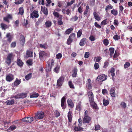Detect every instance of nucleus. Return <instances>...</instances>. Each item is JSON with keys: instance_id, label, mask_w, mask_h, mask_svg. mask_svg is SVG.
<instances>
[{"instance_id": "412c9836", "label": "nucleus", "mask_w": 132, "mask_h": 132, "mask_svg": "<svg viewBox=\"0 0 132 132\" xmlns=\"http://www.w3.org/2000/svg\"><path fill=\"white\" fill-rule=\"evenodd\" d=\"M17 64L19 67H22L23 64V63L22 61L19 59H18L16 61Z\"/></svg>"}, {"instance_id": "5701e85b", "label": "nucleus", "mask_w": 132, "mask_h": 132, "mask_svg": "<svg viewBox=\"0 0 132 132\" xmlns=\"http://www.w3.org/2000/svg\"><path fill=\"white\" fill-rule=\"evenodd\" d=\"M21 79H16L14 82V86H17L21 83Z\"/></svg>"}, {"instance_id": "2f4dec72", "label": "nucleus", "mask_w": 132, "mask_h": 132, "mask_svg": "<svg viewBox=\"0 0 132 132\" xmlns=\"http://www.w3.org/2000/svg\"><path fill=\"white\" fill-rule=\"evenodd\" d=\"M111 14H113L115 16L118 15V12L117 10L116 9H113L111 11Z\"/></svg>"}, {"instance_id": "6e6552de", "label": "nucleus", "mask_w": 132, "mask_h": 132, "mask_svg": "<svg viewBox=\"0 0 132 132\" xmlns=\"http://www.w3.org/2000/svg\"><path fill=\"white\" fill-rule=\"evenodd\" d=\"M66 98V96H64L62 98L61 100V105L62 109H65L66 106V104L65 103Z\"/></svg>"}, {"instance_id": "6e6d98bb", "label": "nucleus", "mask_w": 132, "mask_h": 132, "mask_svg": "<svg viewBox=\"0 0 132 132\" xmlns=\"http://www.w3.org/2000/svg\"><path fill=\"white\" fill-rule=\"evenodd\" d=\"M89 39L92 41H93L96 39L95 37L93 36H91L89 37Z\"/></svg>"}, {"instance_id": "ea45409f", "label": "nucleus", "mask_w": 132, "mask_h": 132, "mask_svg": "<svg viewBox=\"0 0 132 132\" xmlns=\"http://www.w3.org/2000/svg\"><path fill=\"white\" fill-rule=\"evenodd\" d=\"M68 84L69 87L70 88L72 89L75 88L74 86L71 81H69L68 82Z\"/></svg>"}, {"instance_id": "6ab92c4d", "label": "nucleus", "mask_w": 132, "mask_h": 132, "mask_svg": "<svg viewBox=\"0 0 132 132\" xmlns=\"http://www.w3.org/2000/svg\"><path fill=\"white\" fill-rule=\"evenodd\" d=\"M67 102L68 106L71 108H73V107L74 105L72 100L69 99H68Z\"/></svg>"}, {"instance_id": "58836bf2", "label": "nucleus", "mask_w": 132, "mask_h": 132, "mask_svg": "<svg viewBox=\"0 0 132 132\" xmlns=\"http://www.w3.org/2000/svg\"><path fill=\"white\" fill-rule=\"evenodd\" d=\"M1 26L2 29L5 30L7 28V26L4 23H1Z\"/></svg>"}, {"instance_id": "1a4fd4ad", "label": "nucleus", "mask_w": 132, "mask_h": 132, "mask_svg": "<svg viewBox=\"0 0 132 132\" xmlns=\"http://www.w3.org/2000/svg\"><path fill=\"white\" fill-rule=\"evenodd\" d=\"M87 95L89 98V102L94 101V95L92 90L88 92Z\"/></svg>"}, {"instance_id": "a878e982", "label": "nucleus", "mask_w": 132, "mask_h": 132, "mask_svg": "<svg viewBox=\"0 0 132 132\" xmlns=\"http://www.w3.org/2000/svg\"><path fill=\"white\" fill-rule=\"evenodd\" d=\"M113 7V6L110 4H109V5L106 6L105 9L106 12H108L109 10L112 9Z\"/></svg>"}, {"instance_id": "864d4df0", "label": "nucleus", "mask_w": 132, "mask_h": 132, "mask_svg": "<svg viewBox=\"0 0 132 132\" xmlns=\"http://www.w3.org/2000/svg\"><path fill=\"white\" fill-rule=\"evenodd\" d=\"M53 14L54 16L57 18H59L60 16V14L59 13L56 12L54 11L53 12Z\"/></svg>"}, {"instance_id": "20e7f679", "label": "nucleus", "mask_w": 132, "mask_h": 132, "mask_svg": "<svg viewBox=\"0 0 132 132\" xmlns=\"http://www.w3.org/2000/svg\"><path fill=\"white\" fill-rule=\"evenodd\" d=\"M13 58L12 53H10L7 55L6 58L5 63L8 65H10L11 63L12 60Z\"/></svg>"}, {"instance_id": "a211bd4d", "label": "nucleus", "mask_w": 132, "mask_h": 132, "mask_svg": "<svg viewBox=\"0 0 132 132\" xmlns=\"http://www.w3.org/2000/svg\"><path fill=\"white\" fill-rule=\"evenodd\" d=\"M33 52L27 50L26 52V58H28L29 57H33Z\"/></svg>"}, {"instance_id": "ddd939ff", "label": "nucleus", "mask_w": 132, "mask_h": 132, "mask_svg": "<svg viewBox=\"0 0 132 132\" xmlns=\"http://www.w3.org/2000/svg\"><path fill=\"white\" fill-rule=\"evenodd\" d=\"M14 78V76L12 74H9L6 76V79L7 81L10 82L12 81Z\"/></svg>"}, {"instance_id": "7ed1b4c3", "label": "nucleus", "mask_w": 132, "mask_h": 132, "mask_svg": "<svg viewBox=\"0 0 132 132\" xmlns=\"http://www.w3.org/2000/svg\"><path fill=\"white\" fill-rule=\"evenodd\" d=\"M76 39V35L75 33H72L69 36L67 40V44L68 45H70L72 42L73 40Z\"/></svg>"}, {"instance_id": "37998d69", "label": "nucleus", "mask_w": 132, "mask_h": 132, "mask_svg": "<svg viewBox=\"0 0 132 132\" xmlns=\"http://www.w3.org/2000/svg\"><path fill=\"white\" fill-rule=\"evenodd\" d=\"M113 38L115 40H117L120 39V37L119 36L116 34L113 37Z\"/></svg>"}, {"instance_id": "5fc2aeb1", "label": "nucleus", "mask_w": 132, "mask_h": 132, "mask_svg": "<svg viewBox=\"0 0 132 132\" xmlns=\"http://www.w3.org/2000/svg\"><path fill=\"white\" fill-rule=\"evenodd\" d=\"M106 20L107 19L103 20L101 23V25H105L106 24Z\"/></svg>"}, {"instance_id": "cd10ccee", "label": "nucleus", "mask_w": 132, "mask_h": 132, "mask_svg": "<svg viewBox=\"0 0 132 132\" xmlns=\"http://www.w3.org/2000/svg\"><path fill=\"white\" fill-rule=\"evenodd\" d=\"M81 103L80 102L78 104L76 107V110H79V111H80L81 110Z\"/></svg>"}, {"instance_id": "0e129e2a", "label": "nucleus", "mask_w": 132, "mask_h": 132, "mask_svg": "<svg viewBox=\"0 0 132 132\" xmlns=\"http://www.w3.org/2000/svg\"><path fill=\"white\" fill-rule=\"evenodd\" d=\"M78 122H79V124L78 125H79V126H81L82 125V119L81 118H79L78 120Z\"/></svg>"}, {"instance_id": "69168bd1", "label": "nucleus", "mask_w": 132, "mask_h": 132, "mask_svg": "<svg viewBox=\"0 0 132 132\" xmlns=\"http://www.w3.org/2000/svg\"><path fill=\"white\" fill-rule=\"evenodd\" d=\"M100 126L99 125H97L95 126V130H98L100 129Z\"/></svg>"}, {"instance_id": "9b49d317", "label": "nucleus", "mask_w": 132, "mask_h": 132, "mask_svg": "<svg viewBox=\"0 0 132 132\" xmlns=\"http://www.w3.org/2000/svg\"><path fill=\"white\" fill-rule=\"evenodd\" d=\"M89 102L90 105L92 109L97 110L98 109V107L95 101H93Z\"/></svg>"}, {"instance_id": "aec40b11", "label": "nucleus", "mask_w": 132, "mask_h": 132, "mask_svg": "<svg viewBox=\"0 0 132 132\" xmlns=\"http://www.w3.org/2000/svg\"><path fill=\"white\" fill-rule=\"evenodd\" d=\"M81 126H79V125H78V126H75L74 128L75 130L77 131H83L84 128L81 127Z\"/></svg>"}, {"instance_id": "7c9ffc66", "label": "nucleus", "mask_w": 132, "mask_h": 132, "mask_svg": "<svg viewBox=\"0 0 132 132\" xmlns=\"http://www.w3.org/2000/svg\"><path fill=\"white\" fill-rule=\"evenodd\" d=\"M109 51L110 52V56L111 57H112L114 53V49L112 47H110L109 48Z\"/></svg>"}, {"instance_id": "e433bc0d", "label": "nucleus", "mask_w": 132, "mask_h": 132, "mask_svg": "<svg viewBox=\"0 0 132 132\" xmlns=\"http://www.w3.org/2000/svg\"><path fill=\"white\" fill-rule=\"evenodd\" d=\"M73 30V28H70L67 29L65 31V34H68L71 32V31Z\"/></svg>"}, {"instance_id": "bf43d9fd", "label": "nucleus", "mask_w": 132, "mask_h": 132, "mask_svg": "<svg viewBox=\"0 0 132 132\" xmlns=\"http://www.w3.org/2000/svg\"><path fill=\"white\" fill-rule=\"evenodd\" d=\"M94 25L97 28H101V26L100 25L98 24L96 22H95L94 23Z\"/></svg>"}, {"instance_id": "49530a36", "label": "nucleus", "mask_w": 132, "mask_h": 132, "mask_svg": "<svg viewBox=\"0 0 132 132\" xmlns=\"http://www.w3.org/2000/svg\"><path fill=\"white\" fill-rule=\"evenodd\" d=\"M120 105L122 108L124 109L126 108L127 107L126 104L124 102H121Z\"/></svg>"}, {"instance_id": "f03ea898", "label": "nucleus", "mask_w": 132, "mask_h": 132, "mask_svg": "<svg viewBox=\"0 0 132 132\" xmlns=\"http://www.w3.org/2000/svg\"><path fill=\"white\" fill-rule=\"evenodd\" d=\"M44 117V112L43 111H39L35 113L34 118L35 120H38V119H43Z\"/></svg>"}, {"instance_id": "f3484780", "label": "nucleus", "mask_w": 132, "mask_h": 132, "mask_svg": "<svg viewBox=\"0 0 132 132\" xmlns=\"http://www.w3.org/2000/svg\"><path fill=\"white\" fill-rule=\"evenodd\" d=\"M115 88H112L110 90V94L112 97H115L116 96V93L115 92Z\"/></svg>"}, {"instance_id": "bb28decb", "label": "nucleus", "mask_w": 132, "mask_h": 132, "mask_svg": "<svg viewBox=\"0 0 132 132\" xmlns=\"http://www.w3.org/2000/svg\"><path fill=\"white\" fill-rule=\"evenodd\" d=\"M14 100H8L6 101V104L7 105H11L14 104Z\"/></svg>"}, {"instance_id": "4468645a", "label": "nucleus", "mask_w": 132, "mask_h": 132, "mask_svg": "<svg viewBox=\"0 0 132 132\" xmlns=\"http://www.w3.org/2000/svg\"><path fill=\"white\" fill-rule=\"evenodd\" d=\"M26 96L27 94H26L22 93L15 96L14 97L16 99L20 98H24Z\"/></svg>"}, {"instance_id": "4d7b16f0", "label": "nucleus", "mask_w": 132, "mask_h": 132, "mask_svg": "<svg viewBox=\"0 0 132 132\" xmlns=\"http://www.w3.org/2000/svg\"><path fill=\"white\" fill-rule=\"evenodd\" d=\"M62 57V55L60 53H59L57 54L56 55V58L57 59H59L61 58Z\"/></svg>"}, {"instance_id": "e2e57ef3", "label": "nucleus", "mask_w": 132, "mask_h": 132, "mask_svg": "<svg viewBox=\"0 0 132 132\" xmlns=\"http://www.w3.org/2000/svg\"><path fill=\"white\" fill-rule=\"evenodd\" d=\"M78 11L79 13H81L83 11L81 7L80 6L78 9Z\"/></svg>"}, {"instance_id": "4be33fe9", "label": "nucleus", "mask_w": 132, "mask_h": 132, "mask_svg": "<svg viewBox=\"0 0 132 132\" xmlns=\"http://www.w3.org/2000/svg\"><path fill=\"white\" fill-rule=\"evenodd\" d=\"M86 39V38H84L80 41L79 43V45L81 46H83L85 45Z\"/></svg>"}, {"instance_id": "dca6fc26", "label": "nucleus", "mask_w": 132, "mask_h": 132, "mask_svg": "<svg viewBox=\"0 0 132 132\" xmlns=\"http://www.w3.org/2000/svg\"><path fill=\"white\" fill-rule=\"evenodd\" d=\"M73 115L72 111H69L68 113V121L69 122H71L72 119V115Z\"/></svg>"}, {"instance_id": "79ce46f5", "label": "nucleus", "mask_w": 132, "mask_h": 132, "mask_svg": "<svg viewBox=\"0 0 132 132\" xmlns=\"http://www.w3.org/2000/svg\"><path fill=\"white\" fill-rule=\"evenodd\" d=\"M60 67L59 66L57 65L54 69V71L56 73H58L59 71Z\"/></svg>"}, {"instance_id": "f257e3e1", "label": "nucleus", "mask_w": 132, "mask_h": 132, "mask_svg": "<svg viewBox=\"0 0 132 132\" xmlns=\"http://www.w3.org/2000/svg\"><path fill=\"white\" fill-rule=\"evenodd\" d=\"M88 111L86 110L84 113L82 118V122L83 123H88L91 121V118L89 116Z\"/></svg>"}, {"instance_id": "8fccbe9b", "label": "nucleus", "mask_w": 132, "mask_h": 132, "mask_svg": "<svg viewBox=\"0 0 132 132\" xmlns=\"http://www.w3.org/2000/svg\"><path fill=\"white\" fill-rule=\"evenodd\" d=\"M27 63L28 65H31L32 64V59H29L27 60Z\"/></svg>"}, {"instance_id": "3c124183", "label": "nucleus", "mask_w": 132, "mask_h": 132, "mask_svg": "<svg viewBox=\"0 0 132 132\" xmlns=\"http://www.w3.org/2000/svg\"><path fill=\"white\" fill-rule=\"evenodd\" d=\"M54 113L55 115V116L57 117H58L60 115V112L57 110L55 111Z\"/></svg>"}, {"instance_id": "423d86ee", "label": "nucleus", "mask_w": 132, "mask_h": 132, "mask_svg": "<svg viewBox=\"0 0 132 132\" xmlns=\"http://www.w3.org/2000/svg\"><path fill=\"white\" fill-rule=\"evenodd\" d=\"M64 81V77L63 76L60 77L57 80V85L58 87H61L62 86Z\"/></svg>"}, {"instance_id": "774afa93", "label": "nucleus", "mask_w": 132, "mask_h": 132, "mask_svg": "<svg viewBox=\"0 0 132 132\" xmlns=\"http://www.w3.org/2000/svg\"><path fill=\"white\" fill-rule=\"evenodd\" d=\"M95 20L98 21H100L101 20V18L99 15L94 18Z\"/></svg>"}, {"instance_id": "338daca9", "label": "nucleus", "mask_w": 132, "mask_h": 132, "mask_svg": "<svg viewBox=\"0 0 132 132\" xmlns=\"http://www.w3.org/2000/svg\"><path fill=\"white\" fill-rule=\"evenodd\" d=\"M62 2L59 1L58 2L57 5L59 7H61L62 6Z\"/></svg>"}, {"instance_id": "f704fd0d", "label": "nucleus", "mask_w": 132, "mask_h": 132, "mask_svg": "<svg viewBox=\"0 0 132 132\" xmlns=\"http://www.w3.org/2000/svg\"><path fill=\"white\" fill-rule=\"evenodd\" d=\"M32 73H30L26 75L25 77L26 80H28L30 79L32 77Z\"/></svg>"}, {"instance_id": "a19ab883", "label": "nucleus", "mask_w": 132, "mask_h": 132, "mask_svg": "<svg viewBox=\"0 0 132 132\" xmlns=\"http://www.w3.org/2000/svg\"><path fill=\"white\" fill-rule=\"evenodd\" d=\"M52 67L51 65H50V62L48 61V64L47 67V69L48 70V71H51Z\"/></svg>"}, {"instance_id": "c85d7f7f", "label": "nucleus", "mask_w": 132, "mask_h": 132, "mask_svg": "<svg viewBox=\"0 0 132 132\" xmlns=\"http://www.w3.org/2000/svg\"><path fill=\"white\" fill-rule=\"evenodd\" d=\"M78 70L77 68H74L73 69V72L72 75L73 77H76L77 76Z\"/></svg>"}, {"instance_id": "0eeeda50", "label": "nucleus", "mask_w": 132, "mask_h": 132, "mask_svg": "<svg viewBox=\"0 0 132 132\" xmlns=\"http://www.w3.org/2000/svg\"><path fill=\"white\" fill-rule=\"evenodd\" d=\"M107 78L106 75L103 74L98 76L96 80L97 81H103L105 80Z\"/></svg>"}, {"instance_id": "a18cd8bd", "label": "nucleus", "mask_w": 132, "mask_h": 132, "mask_svg": "<svg viewBox=\"0 0 132 132\" xmlns=\"http://www.w3.org/2000/svg\"><path fill=\"white\" fill-rule=\"evenodd\" d=\"M43 12L45 15H47L48 14V11L47 8H45L44 7Z\"/></svg>"}, {"instance_id": "680f3d73", "label": "nucleus", "mask_w": 132, "mask_h": 132, "mask_svg": "<svg viewBox=\"0 0 132 132\" xmlns=\"http://www.w3.org/2000/svg\"><path fill=\"white\" fill-rule=\"evenodd\" d=\"M16 43L15 42H12L11 45V46L12 48H14L16 46Z\"/></svg>"}, {"instance_id": "13d9d810", "label": "nucleus", "mask_w": 132, "mask_h": 132, "mask_svg": "<svg viewBox=\"0 0 132 132\" xmlns=\"http://www.w3.org/2000/svg\"><path fill=\"white\" fill-rule=\"evenodd\" d=\"M99 67V65L97 63H95L94 65V67L95 70L98 69Z\"/></svg>"}, {"instance_id": "39448f33", "label": "nucleus", "mask_w": 132, "mask_h": 132, "mask_svg": "<svg viewBox=\"0 0 132 132\" xmlns=\"http://www.w3.org/2000/svg\"><path fill=\"white\" fill-rule=\"evenodd\" d=\"M39 58L41 60H42L44 58V56H45L49 57L50 55L48 53H46L45 51H40L39 52Z\"/></svg>"}, {"instance_id": "c03bdc74", "label": "nucleus", "mask_w": 132, "mask_h": 132, "mask_svg": "<svg viewBox=\"0 0 132 132\" xmlns=\"http://www.w3.org/2000/svg\"><path fill=\"white\" fill-rule=\"evenodd\" d=\"M82 30L80 29L78 31L77 33V36L79 38L80 37L82 34Z\"/></svg>"}, {"instance_id": "de8ad7c7", "label": "nucleus", "mask_w": 132, "mask_h": 132, "mask_svg": "<svg viewBox=\"0 0 132 132\" xmlns=\"http://www.w3.org/2000/svg\"><path fill=\"white\" fill-rule=\"evenodd\" d=\"M109 43V42L107 39H105L103 40V44L105 46H107Z\"/></svg>"}, {"instance_id": "72a5a7b5", "label": "nucleus", "mask_w": 132, "mask_h": 132, "mask_svg": "<svg viewBox=\"0 0 132 132\" xmlns=\"http://www.w3.org/2000/svg\"><path fill=\"white\" fill-rule=\"evenodd\" d=\"M109 102L108 100L104 99L103 100V103L104 106H107L109 104Z\"/></svg>"}, {"instance_id": "393cba45", "label": "nucleus", "mask_w": 132, "mask_h": 132, "mask_svg": "<svg viewBox=\"0 0 132 132\" xmlns=\"http://www.w3.org/2000/svg\"><path fill=\"white\" fill-rule=\"evenodd\" d=\"M6 37L7 38V41L10 43L12 41V37L10 33H8L7 34Z\"/></svg>"}, {"instance_id": "603ef678", "label": "nucleus", "mask_w": 132, "mask_h": 132, "mask_svg": "<svg viewBox=\"0 0 132 132\" xmlns=\"http://www.w3.org/2000/svg\"><path fill=\"white\" fill-rule=\"evenodd\" d=\"M16 128V126L15 125H12L9 127V129H10L11 130L13 131Z\"/></svg>"}, {"instance_id": "473e14b6", "label": "nucleus", "mask_w": 132, "mask_h": 132, "mask_svg": "<svg viewBox=\"0 0 132 132\" xmlns=\"http://www.w3.org/2000/svg\"><path fill=\"white\" fill-rule=\"evenodd\" d=\"M45 24L46 27H50L52 24V22L49 21H46L45 23Z\"/></svg>"}, {"instance_id": "c9c22d12", "label": "nucleus", "mask_w": 132, "mask_h": 132, "mask_svg": "<svg viewBox=\"0 0 132 132\" xmlns=\"http://www.w3.org/2000/svg\"><path fill=\"white\" fill-rule=\"evenodd\" d=\"M39 95V94L38 93H33L30 96V98H34V97H37Z\"/></svg>"}, {"instance_id": "09e8293b", "label": "nucleus", "mask_w": 132, "mask_h": 132, "mask_svg": "<svg viewBox=\"0 0 132 132\" xmlns=\"http://www.w3.org/2000/svg\"><path fill=\"white\" fill-rule=\"evenodd\" d=\"M130 63L129 62H127L125 63L124 65V68H128L130 65Z\"/></svg>"}, {"instance_id": "052dcab7", "label": "nucleus", "mask_w": 132, "mask_h": 132, "mask_svg": "<svg viewBox=\"0 0 132 132\" xmlns=\"http://www.w3.org/2000/svg\"><path fill=\"white\" fill-rule=\"evenodd\" d=\"M89 55V53L88 52H87L85 53L84 55V57L85 58H88Z\"/></svg>"}, {"instance_id": "b1692460", "label": "nucleus", "mask_w": 132, "mask_h": 132, "mask_svg": "<svg viewBox=\"0 0 132 132\" xmlns=\"http://www.w3.org/2000/svg\"><path fill=\"white\" fill-rule=\"evenodd\" d=\"M62 15H61L57 19V23L58 25L61 26L63 24V22L62 21Z\"/></svg>"}, {"instance_id": "c756f323", "label": "nucleus", "mask_w": 132, "mask_h": 132, "mask_svg": "<svg viewBox=\"0 0 132 132\" xmlns=\"http://www.w3.org/2000/svg\"><path fill=\"white\" fill-rule=\"evenodd\" d=\"M27 120L26 121V122L31 123L33 120L34 118L33 117H27Z\"/></svg>"}, {"instance_id": "4c0bfd02", "label": "nucleus", "mask_w": 132, "mask_h": 132, "mask_svg": "<svg viewBox=\"0 0 132 132\" xmlns=\"http://www.w3.org/2000/svg\"><path fill=\"white\" fill-rule=\"evenodd\" d=\"M19 13L20 14L23 15V14L24 11L23 7H20L19 9Z\"/></svg>"}, {"instance_id": "2eb2a0df", "label": "nucleus", "mask_w": 132, "mask_h": 132, "mask_svg": "<svg viewBox=\"0 0 132 132\" xmlns=\"http://www.w3.org/2000/svg\"><path fill=\"white\" fill-rule=\"evenodd\" d=\"M44 20L42 18L40 17L39 18L38 20L35 23V26L36 27H38L39 25L42 24V22Z\"/></svg>"}, {"instance_id": "9d476101", "label": "nucleus", "mask_w": 132, "mask_h": 132, "mask_svg": "<svg viewBox=\"0 0 132 132\" xmlns=\"http://www.w3.org/2000/svg\"><path fill=\"white\" fill-rule=\"evenodd\" d=\"M19 41L20 45L22 46H23L25 42V38L23 35H20Z\"/></svg>"}, {"instance_id": "f8f14e48", "label": "nucleus", "mask_w": 132, "mask_h": 132, "mask_svg": "<svg viewBox=\"0 0 132 132\" xmlns=\"http://www.w3.org/2000/svg\"><path fill=\"white\" fill-rule=\"evenodd\" d=\"M39 16L38 11L36 10H34L31 13L30 17L32 18H37Z\"/></svg>"}]
</instances>
